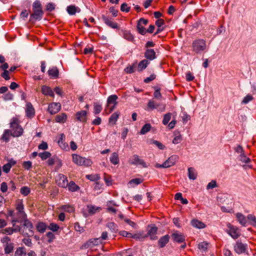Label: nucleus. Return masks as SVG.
Masks as SVG:
<instances>
[{"label": "nucleus", "mask_w": 256, "mask_h": 256, "mask_svg": "<svg viewBox=\"0 0 256 256\" xmlns=\"http://www.w3.org/2000/svg\"><path fill=\"white\" fill-rule=\"evenodd\" d=\"M44 14L40 2L38 0L34 2L32 4V13L30 15V21L40 20L42 19Z\"/></svg>", "instance_id": "nucleus-1"}, {"label": "nucleus", "mask_w": 256, "mask_h": 256, "mask_svg": "<svg viewBox=\"0 0 256 256\" xmlns=\"http://www.w3.org/2000/svg\"><path fill=\"white\" fill-rule=\"evenodd\" d=\"M11 135L14 137H18L22 136L23 134V129L20 125V122L17 118H14L12 119L10 122Z\"/></svg>", "instance_id": "nucleus-2"}, {"label": "nucleus", "mask_w": 256, "mask_h": 256, "mask_svg": "<svg viewBox=\"0 0 256 256\" xmlns=\"http://www.w3.org/2000/svg\"><path fill=\"white\" fill-rule=\"evenodd\" d=\"M192 50L196 54H202L206 51V41L202 39L194 40L192 44Z\"/></svg>", "instance_id": "nucleus-3"}, {"label": "nucleus", "mask_w": 256, "mask_h": 256, "mask_svg": "<svg viewBox=\"0 0 256 256\" xmlns=\"http://www.w3.org/2000/svg\"><path fill=\"white\" fill-rule=\"evenodd\" d=\"M72 157L73 162L78 166H88L92 164L90 158L82 157L77 154H72Z\"/></svg>", "instance_id": "nucleus-4"}, {"label": "nucleus", "mask_w": 256, "mask_h": 256, "mask_svg": "<svg viewBox=\"0 0 256 256\" xmlns=\"http://www.w3.org/2000/svg\"><path fill=\"white\" fill-rule=\"evenodd\" d=\"M22 222H23L24 228H26V230L25 232H23V234L28 236H32L34 234V226L32 224L27 218V217L22 218Z\"/></svg>", "instance_id": "nucleus-5"}, {"label": "nucleus", "mask_w": 256, "mask_h": 256, "mask_svg": "<svg viewBox=\"0 0 256 256\" xmlns=\"http://www.w3.org/2000/svg\"><path fill=\"white\" fill-rule=\"evenodd\" d=\"M129 163L134 165H140L143 168H147L148 166L146 162L137 154H134L132 158L129 160Z\"/></svg>", "instance_id": "nucleus-6"}, {"label": "nucleus", "mask_w": 256, "mask_h": 256, "mask_svg": "<svg viewBox=\"0 0 256 256\" xmlns=\"http://www.w3.org/2000/svg\"><path fill=\"white\" fill-rule=\"evenodd\" d=\"M234 250L236 253L241 254L246 252L248 249V246L246 244H243L241 242L238 240L234 245Z\"/></svg>", "instance_id": "nucleus-7"}, {"label": "nucleus", "mask_w": 256, "mask_h": 256, "mask_svg": "<svg viewBox=\"0 0 256 256\" xmlns=\"http://www.w3.org/2000/svg\"><path fill=\"white\" fill-rule=\"evenodd\" d=\"M56 184L60 187L66 188L68 186V180L66 176L59 174L56 178Z\"/></svg>", "instance_id": "nucleus-8"}, {"label": "nucleus", "mask_w": 256, "mask_h": 256, "mask_svg": "<svg viewBox=\"0 0 256 256\" xmlns=\"http://www.w3.org/2000/svg\"><path fill=\"white\" fill-rule=\"evenodd\" d=\"M149 229L148 230L147 234L145 236H150V238L152 240H155L158 238L156 236L158 231V228L153 224L148 226Z\"/></svg>", "instance_id": "nucleus-9"}, {"label": "nucleus", "mask_w": 256, "mask_h": 256, "mask_svg": "<svg viewBox=\"0 0 256 256\" xmlns=\"http://www.w3.org/2000/svg\"><path fill=\"white\" fill-rule=\"evenodd\" d=\"M16 210L18 211V217L20 218H26L27 216L24 212V206L22 202H18L16 206Z\"/></svg>", "instance_id": "nucleus-10"}, {"label": "nucleus", "mask_w": 256, "mask_h": 256, "mask_svg": "<svg viewBox=\"0 0 256 256\" xmlns=\"http://www.w3.org/2000/svg\"><path fill=\"white\" fill-rule=\"evenodd\" d=\"M178 157L176 155H173L170 156L164 164V168H168L174 166L178 160Z\"/></svg>", "instance_id": "nucleus-11"}, {"label": "nucleus", "mask_w": 256, "mask_h": 256, "mask_svg": "<svg viewBox=\"0 0 256 256\" xmlns=\"http://www.w3.org/2000/svg\"><path fill=\"white\" fill-rule=\"evenodd\" d=\"M61 108V105L59 102H52L50 104L48 107V110L52 114L58 112Z\"/></svg>", "instance_id": "nucleus-12"}, {"label": "nucleus", "mask_w": 256, "mask_h": 256, "mask_svg": "<svg viewBox=\"0 0 256 256\" xmlns=\"http://www.w3.org/2000/svg\"><path fill=\"white\" fill-rule=\"evenodd\" d=\"M144 57L148 62L153 60L156 58V53L153 49L146 48L144 52Z\"/></svg>", "instance_id": "nucleus-13"}, {"label": "nucleus", "mask_w": 256, "mask_h": 256, "mask_svg": "<svg viewBox=\"0 0 256 256\" xmlns=\"http://www.w3.org/2000/svg\"><path fill=\"white\" fill-rule=\"evenodd\" d=\"M229 230H227L228 233L234 239H236L240 236V232L236 227L229 224L228 226Z\"/></svg>", "instance_id": "nucleus-14"}, {"label": "nucleus", "mask_w": 256, "mask_h": 256, "mask_svg": "<svg viewBox=\"0 0 256 256\" xmlns=\"http://www.w3.org/2000/svg\"><path fill=\"white\" fill-rule=\"evenodd\" d=\"M173 240L178 243L182 242L185 240L184 236L178 231L174 232L172 234Z\"/></svg>", "instance_id": "nucleus-15"}, {"label": "nucleus", "mask_w": 256, "mask_h": 256, "mask_svg": "<svg viewBox=\"0 0 256 256\" xmlns=\"http://www.w3.org/2000/svg\"><path fill=\"white\" fill-rule=\"evenodd\" d=\"M102 18L105 24H106L109 27H110L112 28H118V26L117 23L115 22H113L108 17L105 16L104 15H102Z\"/></svg>", "instance_id": "nucleus-16"}, {"label": "nucleus", "mask_w": 256, "mask_h": 256, "mask_svg": "<svg viewBox=\"0 0 256 256\" xmlns=\"http://www.w3.org/2000/svg\"><path fill=\"white\" fill-rule=\"evenodd\" d=\"M26 115L28 118H32L34 115V110L30 103H28L26 105Z\"/></svg>", "instance_id": "nucleus-17"}, {"label": "nucleus", "mask_w": 256, "mask_h": 256, "mask_svg": "<svg viewBox=\"0 0 256 256\" xmlns=\"http://www.w3.org/2000/svg\"><path fill=\"white\" fill-rule=\"evenodd\" d=\"M170 236L168 234H166L161 237L158 241V245L160 248H164L169 242Z\"/></svg>", "instance_id": "nucleus-18"}, {"label": "nucleus", "mask_w": 256, "mask_h": 256, "mask_svg": "<svg viewBox=\"0 0 256 256\" xmlns=\"http://www.w3.org/2000/svg\"><path fill=\"white\" fill-rule=\"evenodd\" d=\"M86 111L81 110L76 112V116L78 120L82 122H85L86 120Z\"/></svg>", "instance_id": "nucleus-19"}, {"label": "nucleus", "mask_w": 256, "mask_h": 256, "mask_svg": "<svg viewBox=\"0 0 256 256\" xmlns=\"http://www.w3.org/2000/svg\"><path fill=\"white\" fill-rule=\"evenodd\" d=\"M118 99V97L116 94H112L109 96L107 100L106 106L108 107L111 104H113L114 106H116L118 102L116 100Z\"/></svg>", "instance_id": "nucleus-20"}, {"label": "nucleus", "mask_w": 256, "mask_h": 256, "mask_svg": "<svg viewBox=\"0 0 256 256\" xmlns=\"http://www.w3.org/2000/svg\"><path fill=\"white\" fill-rule=\"evenodd\" d=\"M16 164V162L14 160H10L7 164L4 165L2 166V170L6 174L8 173L12 166Z\"/></svg>", "instance_id": "nucleus-21"}, {"label": "nucleus", "mask_w": 256, "mask_h": 256, "mask_svg": "<svg viewBox=\"0 0 256 256\" xmlns=\"http://www.w3.org/2000/svg\"><path fill=\"white\" fill-rule=\"evenodd\" d=\"M42 92L46 96H49L52 97H54V93L52 90L48 86H43L42 87Z\"/></svg>", "instance_id": "nucleus-22"}, {"label": "nucleus", "mask_w": 256, "mask_h": 256, "mask_svg": "<svg viewBox=\"0 0 256 256\" xmlns=\"http://www.w3.org/2000/svg\"><path fill=\"white\" fill-rule=\"evenodd\" d=\"M22 228L20 226H16V228H7L4 229V232L8 234H12L14 232H20Z\"/></svg>", "instance_id": "nucleus-23"}, {"label": "nucleus", "mask_w": 256, "mask_h": 256, "mask_svg": "<svg viewBox=\"0 0 256 256\" xmlns=\"http://www.w3.org/2000/svg\"><path fill=\"white\" fill-rule=\"evenodd\" d=\"M87 210L88 214L90 215H93L96 212H99L100 210H101V208L99 206H96L92 205H88L87 206Z\"/></svg>", "instance_id": "nucleus-24"}, {"label": "nucleus", "mask_w": 256, "mask_h": 256, "mask_svg": "<svg viewBox=\"0 0 256 256\" xmlns=\"http://www.w3.org/2000/svg\"><path fill=\"white\" fill-rule=\"evenodd\" d=\"M150 62L148 61L147 60H143L142 61H140L138 66V72H141L144 69H145L147 66L149 64Z\"/></svg>", "instance_id": "nucleus-25"}, {"label": "nucleus", "mask_w": 256, "mask_h": 256, "mask_svg": "<svg viewBox=\"0 0 256 256\" xmlns=\"http://www.w3.org/2000/svg\"><path fill=\"white\" fill-rule=\"evenodd\" d=\"M48 74L49 76L52 78H56L58 77V68L56 67H53L50 69L48 70Z\"/></svg>", "instance_id": "nucleus-26"}, {"label": "nucleus", "mask_w": 256, "mask_h": 256, "mask_svg": "<svg viewBox=\"0 0 256 256\" xmlns=\"http://www.w3.org/2000/svg\"><path fill=\"white\" fill-rule=\"evenodd\" d=\"M188 176L190 180H194L197 177V172L193 168H188Z\"/></svg>", "instance_id": "nucleus-27"}, {"label": "nucleus", "mask_w": 256, "mask_h": 256, "mask_svg": "<svg viewBox=\"0 0 256 256\" xmlns=\"http://www.w3.org/2000/svg\"><path fill=\"white\" fill-rule=\"evenodd\" d=\"M192 225L196 228H202L205 227V224L198 220H193L191 222Z\"/></svg>", "instance_id": "nucleus-28"}, {"label": "nucleus", "mask_w": 256, "mask_h": 256, "mask_svg": "<svg viewBox=\"0 0 256 256\" xmlns=\"http://www.w3.org/2000/svg\"><path fill=\"white\" fill-rule=\"evenodd\" d=\"M209 243L206 242H203L199 243L198 245V249L202 252H206L209 246Z\"/></svg>", "instance_id": "nucleus-29"}, {"label": "nucleus", "mask_w": 256, "mask_h": 256, "mask_svg": "<svg viewBox=\"0 0 256 256\" xmlns=\"http://www.w3.org/2000/svg\"><path fill=\"white\" fill-rule=\"evenodd\" d=\"M236 217L242 226H245L246 223V220L245 216L241 213H237Z\"/></svg>", "instance_id": "nucleus-30"}, {"label": "nucleus", "mask_w": 256, "mask_h": 256, "mask_svg": "<svg viewBox=\"0 0 256 256\" xmlns=\"http://www.w3.org/2000/svg\"><path fill=\"white\" fill-rule=\"evenodd\" d=\"M11 132L10 130H6L2 136L1 139L5 142H8L10 140V136H12Z\"/></svg>", "instance_id": "nucleus-31"}, {"label": "nucleus", "mask_w": 256, "mask_h": 256, "mask_svg": "<svg viewBox=\"0 0 256 256\" xmlns=\"http://www.w3.org/2000/svg\"><path fill=\"white\" fill-rule=\"evenodd\" d=\"M110 162L116 165L119 163L118 155L116 152H113L110 158Z\"/></svg>", "instance_id": "nucleus-32"}, {"label": "nucleus", "mask_w": 256, "mask_h": 256, "mask_svg": "<svg viewBox=\"0 0 256 256\" xmlns=\"http://www.w3.org/2000/svg\"><path fill=\"white\" fill-rule=\"evenodd\" d=\"M106 226L112 232L116 233L118 230V226L114 222H108L106 224Z\"/></svg>", "instance_id": "nucleus-33"}, {"label": "nucleus", "mask_w": 256, "mask_h": 256, "mask_svg": "<svg viewBox=\"0 0 256 256\" xmlns=\"http://www.w3.org/2000/svg\"><path fill=\"white\" fill-rule=\"evenodd\" d=\"M26 252L24 248L19 247L15 252L14 256H26Z\"/></svg>", "instance_id": "nucleus-34"}, {"label": "nucleus", "mask_w": 256, "mask_h": 256, "mask_svg": "<svg viewBox=\"0 0 256 256\" xmlns=\"http://www.w3.org/2000/svg\"><path fill=\"white\" fill-rule=\"evenodd\" d=\"M120 116V113L118 112H114L109 118V122L114 124Z\"/></svg>", "instance_id": "nucleus-35"}, {"label": "nucleus", "mask_w": 256, "mask_h": 256, "mask_svg": "<svg viewBox=\"0 0 256 256\" xmlns=\"http://www.w3.org/2000/svg\"><path fill=\"white\" fill-rule=\"evenodd\" d=\"M79 9L78 8L76 7L75 6L71 5L67 7L66 10L68 12L70 15H74L77 12V10Z\"/></svg>", "instance_id": "nucleus-36"}, {"label": "nucleus", "mask_w": 256, "mask_h": 256, "mask_svg": "<svg viewBox=\"0 0 256 256\" xmlns=\"http://www.w3.org/2000/svg\"><path fill=\"white\" fill-rule=\"evenodd\" d=\"M47 226L46 224L42 222H38L36 225V228L41 233L44 232Z\"/></svg>", "instance_id": "nucleus-37"}, {"label": "nucleus", "mask_w": 256, "mask_h": 256, "mask_svg": "<svg viewBox=\"0 0 256 256\" xmlns=\"http://www.w3.org/2000/svg\"><path fill=\"white\" fill-rule=\"evenodd\" d=\"M66 115L65 114L62 113L56 116V121L57 122L64 123L66 120Z\"/></svg>", "instance_id": "nucleus-38"}, {"label": "nucleus", "mask_w": 256, "mask_h": 256, "mask_svg": "<svg viewBox=\"0 0 256 256\" xmlns=\"http://www.w3.org/2000/svg\"><path fill=\"white\" fill-rule=\"evenodd\" d=\"M14 250V244L12 243L6 244L4 247V252L6 254H9L12 252Z\"/></svg>", "instance_id": "nucleus-39"}, {"label": "nucleus", "mask_w": 256, "mask_h": 256, "mask_svg": "<svg viewBox=\"0 0 256 256\" xmlns=\"http://www.w3.org/2000/svg\"><path fill=\"white\" fill-rule=\"evenodd\" d=\"M238 159H239V160H240L242 162H244L245 164H248L250 161V158H248L246 156L245 152L244 154H240L239 156Z\"/></svg>", "instance_id": "nucleus-40"}, {"label": "nucleus", "mask_w": 256, "mask_h": 256, "mask_svg": "<svg viewBox=\"0 0 256 256\" xmlns=\"http://www.w3.org/2000/svg\"><path fill=\"white\" fill-rule=\"evenodd\" d=\"M151 128V126L149 124H145L142 128L140 131V133L142 134H144L150 130Z\"/></svg>", "instance_id": "nucleus-41"}, {"label": "nucleus", "mask_w": 256, "mask_h": 256, "mask_svg": "<svg viewBox=\"0 0 256 256\" xmlns=\"http://www.w3.org/2000/svg\"><path fill=\"white\" fill-rule=\"evenodd\" d=\"M38 156L41 158L42 160H45L50 157L51 154L48 152L45 151L44 152H40L38 154Z\"/></svg>", "instance_id": "nucleus-42"}, {"label": "nucleus", "mask_w": 256, "mask_h": 256, "mask_svg": "<svg viewBox=\"0 0 256 256\" xmlns=\"http://www.w3.org/2000/svg\"><path fill=\"white\" fill-rule=\"evenodd\" d=\"M172 117V113L168 112L165 114L164 116V118L162 120V124L164 125H166L169 121L170 120Z\"/></svg>", "instance_id": "nucleus-43"}, {"label": "nucleus", "mask_w": 256, "mask_h": 256, "mask_svg": "<svg viewBox=\"0 0 256 256\" xmlns=\"http://www.w3.org/2000/svg\"><path fill=\"white\" fill-rule=\"evenodd\" d=\"M124 38L129 41H133L134 38L130 32L128 31H124Z\"/></svg>", "instance_id": "nucleus-44"}, {"label": "nucleus", "mask_w": 256, "mask_h": 256, "mask_svg": "<svg viewBox=\"0 0 256 256\" xmlns=\"http://www.w3.org/2000/svg\"><path fill=\"white\" fill-rule=\"evenodd\" d=\"M182 140V136L178 132L174 134V137L172 140V143L174 144H178Z\"/></svg>", "instance_id": "nucleus-45"}, {"label": "nucleus", "mask_w": 256, "mask_h": 256, "mask_svg": "<svg viewBox=\"0 0 256 256\" xmlns=\"http://www.w3.org/2000/svg\"><path fill=\"white\" fill-rule=\"evenodd\" d=\"M68 186V190L72 192H75L77 190L78 188V186L72 181L68 184V186Z\"/></svg>", "instance_id": "nucleus-46"}, {"label": "nucleus", "mask_w": 256, "mask_h": 256, "mask_svg": "<svg viewBox=\"0 0 256 256\" xmlns=\"http://www.w3.org/2000/svg\"><path fill=\"white\" fill-rule=\"evenodd\" d=\"M65 138V136L64 134H62L60 135V137L58 141V144L59 146L63 149H65L68 147V146H66L63 143V140Z\"/></svg>", "instance_id": "nucleus-47"}, {"label": "nucleus", "mask_w": 256, "mask_h": 256, "mask_svg": "<svg viewBox=\"0 0 256 256\" xmlns=\"http://www.w3.org/2000/svg\"><path fill=\"white\" fill-rule=\"evenodd\" d=\"M136 27L138 31L140 34L144 35L146 32L145 28L144 27V26L142 25L140 23L138 22Z\"/></svg>", "instance_id": "nucleus-48"}, {"label": "nucleus", "mask_w": 256, "mask_h": 256, "mask_svg": "<svg viewBox=\"0 0 256 256\" xmlns=\"http://www.w3.org/2000/svg\"><path fill=\"white\" fill-rule=\"evenodd\" d=\"M253 96L250 94L246 95L242 101V104H247L250 102L252 101L253 100Z\"/></svg>", "instance_id": "nucleus-49"}, {"label": "nucleus", "mask_w": 256, "mask_h": 256, "mask_svg": "<svg viewBox=\"0 0 256 256\" xmlns=\"http://www.w3.org/2000/svg\"><path fill=\"white\" fill-rule=\"evenodd\" d=\"M248 220L253 226H256V218L253 214H248L247 216Z\"/></svg>", "instance_id": "nucleus-50"}, {"label": "nucleus", "mask_w": 256, "mask_h": 256, "mask_svg": "<svg viewBox=\"0 0 256 256\" xmlns=\"http://www.w3.org/2000/svg\"><path fill=\"white\" fill-rule=\"evenodd\" d=\"M20 193L24 196H28L30 192V189L27 186H23L20 190Z\"/></svg>", "instance_id": "nucleus-51"}, {"label": "nucleus", "mask_w": 256, "mask_h": 256, "mask_svg": "<svg viewBox=\"0 0 256 256\" xmlns=\"http://www.w3.org/2000/svg\"><path fill=\"white\" fill-rule=\"evenodd\" d=\"M94 113L95 114H98L100 113V112L102 110V106L101 104H94Z\"/></svg>", "instance_id": "nucleus-52"}, {"label": "nucleus", "mask_w": 256, "mask_h": 256, "mask_svg": "<svg viewBox=\"0 0 256 256\" xmlns=\"http://www.w3.org/2000/svg\"><path fill=\"white\" fill-rule=\"evenodd\" d=\"M48 228L53 232H57L60 228V226L54 223H50L48 226Z\"/></svg>", "instance_id": "nucleus-53"}, {"label": "nucleus", "mask_w": 256, "mask_h": 256, "mask_svg": "<svg viewBox=\"0 0 256 256\" xmlns=\"http://www.w3.org/2000/svg\"><path fill=\"white\" fill-rule=\"evenodd\" d=\"M142 182V180L141 178H136L134 179H132L128 182L130 184H134V185H138V184H141Z\"/></svg>", "instance_id": "nucleus-54"}, {"label": "nucleus", "mask_w": 256, "mask_h": 256, "mask_svg": "<svg viewBox=\"0 0 256 256\" xmlns=\"http://www.w3.org/2000/svg\"><path fill=\"white\" fill-rule=\"evenodd\" d=\"M22 222V220L18 217V218H12V220L11 221V222L12 224V226L13 228H16V226H17L16 225V222Z\"/></svg>", "instance_id": "nucleus-55"}, {"label": "nucleus", "mask_w": 256, "mask_h": 256, "mask_svg": "<svg viewBox=\"0 0 256 256\" xmlns=\"http://www.w3.org/2000/svg\"><path fill=\"white\" fill-rule=\"evenodd\" d=\"M62 208L68 212H72L74 211V208L70 205H64L62 206Z\"/></svg>", "instance_id": "nucleus-56"}, {"label": "nucleus", "mask_w": 256, "mask_h": 256, "mask_svg": "<svg viewBox=\"0 0 256 256\" xmlns=\"http://www.w3.org/2000/svg\"><path fill=\"white\" fill-rule=\"evenodd\" d=\"M46 236L48 238V242L51 243L55 238L54 234L52 232H48L46 234Z\"/></svg>", "instance_id": "nucleus-57"}, {"label": "nucleus", "mask_w": 256, "mask_h": 256, "mask_svg": "<svg viewBox=\"0 0 256 256\" xmlns=\"http://www.w3.org/2000/svg\"><path fill=\"white\" fill-rule=\"evenodd\" d=\"M156 104H156L154 101L150 100L148 104V106L150 110H154L157 108Z\"/></svg>", "instance_id": "nucleus-58"}, {"label": "nucleus", "mask_w": 256, "mask_h": 256, "mask_svg": "<svg viewBox=\"0 0 256 256\" xmlns=\"http://www.w3.org/2000/svg\"><path fill=\"white\" fill-rule=\"evenodd\" d=\"M234 151L238 154H242L244 153V151L240 145H238L236 147L234 148Z\"/></svg>", "instance_id": "nucleus-59"}, {"label": "nucleus", "mask_w": 256, "mask_h": 256, "mask_svg": "<svg viewBox=\"0 0 256 256\" xmlns=\"http://www.w3.org/2000/svg\"><path fill=\"white\" fill-rule=\"evenodd\" d=\"M154 98L158 99V100H160L162 98V94L160 92V89L157 88L155 90L154 94Z\"/></svg>", "instance_id": "nucleus-60"}, {"label": "nucleus", "mask_w": 256, "mask_h": 256, "mask_svg": "<svg viewBox=\"0 0 256 256\" xmlns=\"http://www.w3.org/2000/svg\"><path fill=\"white\" fill-rule=\"evenodd\" d=\"M124 72L128 74H132L134 72V66H131L124 68Z\"/></svg>", "instance_id": "nucleus-61"}, {"label": "nucleus", "mask_w": 256, "mask_h": 256, "mask_svg": "<svg viewBox=\"0 0 256 256\" xmlns=\"http://www.w3.org/2000/svg\"><path fill=\"white\" fill-rule=\"evenodd\" d=\"M120 10L122 12H128L130 10V7L128 6L126 4L124 3L121 6Z\"/></svg>", "instance_id": "nucleus-62"}, {"label": "nucleus", "mask_w": 256, "mask_h": 256, "mask_svg": "<svg viewBox=\"0 0 256 256\" xmlns=\"http://www.w3.org/2000/svg\"><path fill=\"white\" fill-rule=\"evenodd\" d=\"M22 166L25 169L28 170L31 168L32 166V163L30 161L24 162L22 164Z\"/></svg>", "instance_id": "nucleus-63"}, {"label": "nucleus", "mask_w": 256, "mask_h": 256, "mask_svg": "<svg viewBox=\"0 0 256 256\" xmlns=\"http://www.w3.org/2000/svg\"><path fill=\"white\" fill-rule=\"evenodd\" d=\"M216 186V182L215 180H212L207 185V189H212Z\"/></svg>", "instance_id": "nucleus-64"}]
</instances>
